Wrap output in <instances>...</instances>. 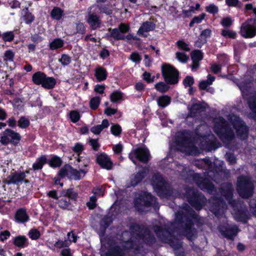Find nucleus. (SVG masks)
I'll return each instance as SVG.
<instances>
[{
  "instance_id": "nucleus-17",
  "label": "nucleus",
  "mask_w": 256,
  "mask_h": 256,
  "mask_svg": "<svg viewBox=\"0 0 256 256\" xmlns=\"http://www.w3.org/2000/svg\"><path fill=\"white\" fill-rule=\"evenodd\" d=\"M194 164L200 168H204L208 170V175L210 177H212L210 172L212 171V164L209 158L196 160L194 162Z\"/></svg>"
},
{
  "instance_id": "nucleus-14",
  "label": "nucleus",
  "mask_w": 256,
  "mask_h": 256,
  "mask_svg": "<svg viewBox=\"0 0 256 256\" xmlns=\"http://www.w3.org/2000/svg\"><path fill=\"white\" fill-rule=\"evenodd\" d=\"M194 180L202 190H206L210 194H214L216 192V188L209 179L204 178L198 174H196L194 176Z\"/></svg>"
},
{
  "instance_id": "nucleus-6",
  "label": "nucleus",
  "mask_w": 256,
  "mask_h": 256,
  "mask_svg": "<svg viewBox=\"0 0 256 256\" xmlns=\"http://www.w3.org/2000/svg\"><path fill=\"white\" fill-rule=\"evenodd\" d=\"M134 206L140 212H144L146 206H152L154 209L158 208L156 198L145 192H142L139 194L138 197L134 200Z\"/></svg>"
},
{
  "instance_id": "nucleus-22",
  "label": "nucleus",
  "mask_w": 256,
  "mask_h": 256,
  "mask_svg": "<svg viewBox=\"0 0 256 256\" xmlns=\"http://www.w3.org/2000/svg\"><path fill=\"white\" fill-rule=\"evenodd\" d=\"M152 184L154 186L162 190L165 185V181L160 173L156 172L154 173L152 176Z\"/></svg>"
},
{
  "instance_id": "nucleus-32",
  "label": "nucleus",
  "mask_w": 256,
  "mask_h": 256,
  "mask_svg": "<svg viewBox=\"0 0 256 256\" xmlns=\"http://www.w3.org/2000/svg\"><path fill=\"white\" fill-rule=\"evenodd\" d=\"M46 75L42 72H38L34 73L32 76V80L36 84H42Z\"/></svg>"
},
{
  "instance_id": "nucleus-9",
  "label": "nucleus",
  "mask_w": 256,
  "mask_h": 256,
  "mask_svg": "<svg viewBox=\"0 0 256 256\" xmlns=\"http://www.w3.org/2000/svg\"><path fill=\"white\" fill-rule=\"evenodd\" d=\"M162 76L168 84H174L178 81V72L170 64H164L162 66Z\"/></svg>"
},
{
  "instance_id": "nucleus-50",
  "label": "nucleus",
  "mask_w": 256,
  "mask_h": 256,
  "mask_svg": "<svg viewBox=\"0 0 256 256\" xmlns=\"http://www.w3.org/2000/svg\"><path fill=\"white\" fill-rule=\"evenodd\" d=\"M71 244V240H58L54 244V246L57 248H62L63 247H68Z\"/></svg>"
},
{
  "instance_id": "nucleus-57",
  "label": "nucleus",
  "mask_w": 256,
  "mask_h": 256,
  "mask_svg": "<svg viewBox=\"0 0 256 256\" xmlns=\"http://www.w3.org/2000/svg\"><path fill=\"white\" fill-rule=\"evenodd\" d=\"M29 124V120L25 117H22L18 121V126L21 128H26Z\"/></svg>"
},
{
  "instance_id": "nucleus-21",
  "label": "nucleus",
  "mask_w": 256,
  "mask_h": 256,
  "mask_svg": "<svg viewBox=\"0 0 256 256\" xmlns=\"http://www.w3.org/2000/svg\"><path fill=\"white\" fill-rule=\"evenodd\" d=\"M96 162L102 168L109 170L112 168V162L105 154H101L98 156L96 158Z\"/></svg>"
},
{
  "instance_id": "nucleus-56",
  "label": "nucleus",
  "mask_w": 256,
  "mask_h": 256,
  "mask_svg": "<svg viewBox=\"0 0 256 256\" xmlns=\"http://www.w3.org/2000/svg\"><path fill=\"white\" fill-rule=\"evenodd\" d=\"M59 62H60L63 66H67L70 63L71 58L68 55L63 54L61 58L59 60Z\"/></svg>"
},
{
  "instance_id": "nucleus-30",
  "label": "nucleus",
  "mask_w": 256,
  "mask_h": 256,
  "mask_svg": "<svg viewBox=\"0 0 256 256\" xmlns=\"http://www.w3.org/2000/svg\"><path fill=\"white\" fill-rule=\"evenodd\" d=\"M108 121L104 119L102 120V124L92 127L90 128V131L95 134H98L103 129L108 127Z\"/></svg>"
},
{
  "instance_id": "nucleus-54",
  "label": "nucleus",
  "mask_w": 256,
  "mask_h": 256,
  "mask_svg": "<svg viewBox=\"0 0 256 256\" xmlns=\"http://www.w3.org/2000/svg\"><path fill=\"white\" fill-rule=\"evenodd\" d=\"M129 58L135 63H139L142 60L140 56L137 52H132L130 55Z\"/></svg>"
},
{
  "instance_id": "nucleus-43",
  "label": "nucleus",
  "mask_w": 256,
  "mask_h": 256,
  "mask_svg": "<svg viewBox=\"0 0 256 256\" xmlns=\"http://www.w3.org/2000/svg\"><path fill=\"white\" fill-rule=\"evenodd\" d=\"M14 54L10 50H6L4 55V62L8 65V62H12L14 60Z\"/></svg>"
},
{
  "instance_id": "nucleus-8",
  "label": "nucleus",
  "mask_w": 256,
  "mask_h": 256,
  "mask_svg": "<svg viewBox=\"0 0 256 256\" xmlns=\"http://www.w3.org/2000/svg\"><path fill=\"white\" fill-rule=\"evenodd\" d=\"M228 118L232 122L238 137L241 140H246L248 137V128L244 122L240 117L234 114H229Z\"/></svg>"
},
{
  "instance_id": "nucleus-5",
  "label": "nucleus",
  "mask_w": 256,
  "mask_h": 256,
  "mask_svg": "<svg viewBox=\"0 0 256 256\" xmlns=\"http://www.w3.org/2000/svg\"><path fill=\"white\" fill-rule=\"evenodd\" d=\"M254 183L249 176L242 175L237 178L236 190L242 198L252 196L254 190Z\"/></svg>"
},
{
  "instance_id": "nucleus-46",
  "label": "nucleus",
  "mask_w": 256,
  "mask_h": 256,
  "mask_svg": "<svg viewBox=\"0 0 256 256\" xmlns=\"http://www.w3.org/2000/svg\"><path fill=\"white\" fill-rule=\"evenodd\" d=\"M222 35L225 38H234L236 36V34L233 30L228 29H224L222 30Z\"/></svg>"
},
{
  "instance_id": "nucleus-3",
  "label": "nucleus",
  "mask_w": 256,
  "mask_h": 256,
  "mask_svg": "<svg viewBox=\"0 0 256 256\" xmlns=\"http://www.w3.org/2000/svg\"><path fill=\"white\" fill-rule=\"evenodd\" d=\"M131 238L128 240H122L124 244L122 246L124 250H132L135 252L140 250V243L144 242L148 244H153L156 238L146 228H141L136 224H133L130 227Z\"/></svg>"
},
{
  "instance_id": "nucleus-27",
  "label": "nucleus",
  "mask_w": 256,
  "mask_h": 256,
  "mask_svg": "<svg viewBox=\"0 0 256 256\" xmlns=\"http://www.w3.org/2000/svg\"><path fill=\"white\" fill-rule=\"evenodd\" d=\"M95 76L98 82L104 81L106 80L108 73L105 68L98 66L95 70Z\"/></svg>"
},
{
  "instance_id": "nucleus-44",
  "label": "nucleus",
  "mask_w": 256,
  "mask_h": 256,
  "mask_svg": "<svg viewBox=\"0 0 256 256\" xmlns=\"http://www.w3.org/2000/svg\"><path fill=\"white\" fill-rule=\"evenodd\" d=\"M164 82H160L156 84L155 88L160 92H166L170 88V86Z\"/></svg>"
},
{
  "instance_id": "nucleus-34",
  "label": "nucleus",
  "mask_w": 256,
  "mask_h": 256,
  "mask_svg": "<svg viewBox=\"0 0 256 256\" xmlns=\"http://www.w3.org/2000/svg\"><path fill=\"white\" fill-rule=\"evenodd\" d=\"M170 98L166 95L160 96L157 100L158 106L162 108L168 106L170 104Z\"/></svg>"
},
{
  "instance_id": "nucleus-61",
  "label": "nucleus",
  "mask_w": 256,
  "mask_h": 256,
  "mask_svg": "<svg viewBox=\"0 0 256 256\" xmlns=\"http://www.w3.org/2000/svg\"><path fill=\"white\" fill-rule=\"evenodd\" d=\"M72 150L79 155L84 150V146L82 144L78 142L72 147Z\"/></svg>"
},
{
  "instance_id": "nucleus-40",
  "label": "nucleus",
  "mask_w": 256,
  "mask_h": 256,
  "mask_svg": "<svg viewBox=\"0 0 256 256\" xmlns=\"http://www.w3.org/2000/svg\"><path fill=\"white\" fill-rule=\"evenodd\" d=\"M64 12L58 7H54L52 10L50 15L52 18L56 20H60L62 15Z\"/></svg>"
},
{
  "instance_id": "nucleus-51",
  "label": "nucleus",
  "mask_w": 256,
  "mask_h": 256,
  "mask_svg": "<svg viewBox=\"0 0 256 256\" xmlns=\"http://www.w3.org/2000/svg\"><path fill=\"white\" fill-rule=\"evenodd\" d=\"M206 16V14L202 13L199 15L198 16H194L192 20L190 23V26H192L194 24H199L200 23L202 20L204 19Z\"/></svg>"
},
{
  "instance_id": "nucleus-28",
  "label": "nucleus",
  "mask_w": 256,
  "mask_h": 256,
  "mask_svg": "<svg viewBox=\"0 0 256 256\" xmlns=\"http://www.w3.org/2000/svg\"><path fill=\"white\" fill-rule=\"evenodd\" d=\"M14 244L18 248H24L28 245V239L24 236H18L14 239Z\"/></svg>"
},
{
  "instance_id": "nucleus-53",
  "label": "nucleus",
  "mask_w": 256,
  "mask_h": 256,
  "mask_svg": "<svg viewBox=\"0 0 256 256\" xmlns=\"http://www.w3.org/2000/svg\"><path fill=\"white\" fill-rule=\"evenodd\" d=\"M206 10L210 14H214L218 12V8L215 4H212L206 7Z\"/></svg>"
},
{
  "instance_id": "nucleus-35",
  "label": "nucleus",
  "mask_w": 256,
  "mask_h": 256,
  "mask_svg": "<svg viewBox=\"0 0 256 256\" xmlns=\"http://www.w3.org/2000/svg\"><path fill=\"white\" fill-rule=\"evenodd\" d=\"M46 162V158L44 156L38 158L33 164L32 168L34 170H39L42 168L43 165Z\"/></svg>"
},
{
  "instance_id": "nucleus-25",
  "label": "nucleus",
  "mask_w": 256,
  "mask_h": 256,
  "mask_svg": "<svg viewBox=\"0 0 256 256\" xmlns=\"http://www.w3.org/2000/svg\"><path fill=\"white\" fill-rule=\"evenodd\" d=\"M248 104L252 112L249 114L250 118L256 120V94L248 100Z\"/></svg>"
},
{
  "instance_id": "nucleus-42",
  "label": "nucleus",
  "mask_w": 256,
  "mask_h": 256,
  "mask_svg": "<svg viewBox=\"0 0 256 256\" xmlns=\"http://www.w3.org/2000/svg\"><path fill=\"white\" fill-rule=\"evenodd\" d=\"M122 96L123 94L121 92L116 90L110 94V99L112 102L116 103L122 100Z\"/></svg>"
},
{
  "instance_id": "nucleus-23",
  "label": "nucleus",
  "mask_w": 256,
  "mask_h": 256,
  "mask_svg": "<svg viewBox=\"0 0 256 256\" xmlns=\"http://www.w3.org/2000/svg\"><path fill=\"white\" fill-rule=\"evenodd\" d=\"M190 116L193 117L198 116L204 110V107L200 103L193 104L190 107H188Z\"/></svg>"
},
{
  "instance_id": "nucleus-36",
  "label": "nucleus",
  "mask_w": 256,
  "mask_h": 256,
  "mask_svg": "<svg viewBox=\"0 0 256 256\" xmlns=\"http://www.w3.org/2000/svg\"><path fill=\"white\" fill-rule=\"evenodd\" d=\"M56 81L54 78L46 76L42 86L48 89L52 88L56 85Z\"/></svg>"
},
{
  "instance_id": "nucleus-47",
  "label": "nucleus",
  "mask_w": 256,
  "mask_h": 256,
  "mask_svg": "<svg viewBox=\"0 0 256 256\" xmlns=\"http://www.w3.org/2000/svg\"><path fill=\"white\" fill-rule=\"evenodd\" d=\"M50 166L52 167H58L62 164V160L58 156H54L48 162Z\"/></svg>"
},
{
  "instance_id": "nucleus-16",
  "label": "nucleus",
  "mask_w": 256,
  "mask_h": 256,
  "mask_svg": "<svg viewBox=\"0 0 256 256\" xmlns=\"http://www.w3.org/2000/svg\"><path fill=\"white\" fill-rule=\"evenodd\" d=\"M156 24L151 21L144 22L137 32V34L144 37H146L149 32L154 30Z\"/></svg>"
},
{
  "instance_id": "nucleus-10",
  "label": "nucleus",
  "mask_w": 256,
  "mask_h": 256,
  "mask_svg": "<svg viewBox=\"0 0 256 256\" xmlns=\"http://www.w3.org/2000/svg\"><path fill=\"white\" fill-rule=\"evenodd\" d=\"M211 204L210 209L213 214L217 217L222 216L227 209V206L221 198L215 196L210 200Z\"/></svg>"
},
{
  "instance_id": "nucleus-55",
  "label": "nucleus",
  "mask_w": 256,
  "mask_h": 256,
  "mask_svg": "<svg viewBox=\"0 0 256 256\" xmlns=\"http://www.w3.org/2000/svg\"><path fill=\"white\" fill-rule=\"evenodd\" d=\"M211 30L209 29H206L202 30L200 35V39H201L203 43L206 42V39L208 37L210 36Z\"/></svg>"
},
{
  "instance_id": "nucleus-26",
  "label": "nucleus",
  "mask_w": 256,
  "mask_h": 256,
  "mask_svg": "<svg viewBox=\"0 0 256 256\" xmlns=\"http://www.w3.org/2000/svg\"><path fill=\"white\" fill-rule=\"evenodd\" d=\"M15 218L18 222H24L28 220V216L26 213L25 210L20 208L16 211L15 214Z\"/></svg>"
},
{
  "instance_id": "nucleus-33",
  "label": "nucleus",
  "mask_w": 256,
  "mask_h": 256,
  "mask_svg": "<svg viewBox=\"0 0 256 256\" xmlns=\"http://www.w3.org/2000/svg\"><path fill=\"white\" fill-rule=\"evenodd\" d=\"M60 196H66L70 199L76 200L78 197V193L74 191L73 188L64 190L60 193Z\"/></svg>"
},
{
  "instance_id": "nucleus-7",
  "label": "nucleus",
  "mask_w": 256,
  "mask_h": 256,
  "mask_svg": "<svg viewBox=\"0 0 256 256\" xmlns=\"http://www.w3.org/2000/svg\"><path fill=\"white\" fill-rule=\"evenodd\" d=\"M186 196L191 206L196 210H200L206 202L204 196L202 193L198 192L194 188H186Z\"/></svg>"
},
{
  "instance_id": "nucleus-58",
  "label": "nucleus",
  "mask_w": 256,
  "mask_h": 256,
  "mask_svg": "<svg viewBox=\"0 0 256 256\" xmlns=\"http://www.w3.org/2000/svg\"><path fill=\"white\" fill-rule=\"evenodd\" d=\"M176 58L182 62H186L188 58V56L184 52H177L176 53Z\"/></svg>"
},
{
  "instance_id": "nucleus-37",
  "label": "nucleus",
  "mask_w": 256,
  "mask_h": 256,
  "mask_svg": "<svg viewBox=\"0 0 256 256\" xmlns=\"http://www.w3.org/2000/svg\"><path fill=\"white\" fill-rule=\"evenodd\" d=\"M64 45V40L61 38H56L54 39L50 44V48L52 50H56L62 48Z\"/></svg>"
},
{
  "instance_id": "nucleus-19",
  "label": "nucleus",
  "mask_w": 256,
  "mask_h": 256,
  "mask_svg": "<svg viewBox=\"0 0 256 256\" xmlns=\"http://www.w3.org/2000/svg\"><path fill=\"white\" fill-rule=\"evenodd\" d=\"M26 177L24 172H14L11 173L6 180V183L10 184H16L23 181Z\"/></svg>"
},
{
  "instance_id": "nucleus-29",
  "label": "nucleus",
  "mask_w": 256,
  "mask_h": 256,
  "mask_svg": "<svg viewBox=\"0 0 256 256\" xmlns=\"http://www.w3.org/2000/svg\"><path fill=\"white\" fill-rule=\"evenodd\" d=\"M248 211L246 206L242 208L241 210H238L234 213V218L238 221L246 222L248 218Z\"/></svg>"
},
{
  "instance_id": "nucleus-18",
  "label": "nucleus",
  "mask_w": 256,
  "mask_h": 256,
  "mask_svg": "<svg viewBox=\"0 0 256 256\" xmlns=\"http://www.w3.org/2000/svg\"><path fill=\"white\" fill-rule=\"evenodd\" d=\"M146 170L142 169L136 174H134L130 177V182L128 184L127 186H134L142 182V179L146 176Z\"/></svg>"
},
{
  "instance_id": "nucleus-4",
  "label": "nucleus",
  "mask_w": 256,
  "mask_h": 256,
  "mask_svg": "<svg viewBox=\"0 0 256 256\" xmlns=\"http://www.w3.org/2000/svg\"><path fill=\"white\" fill-rule=\"evenodd\" d=\"M214 130L222 141L228 148L234 138L233 130L230 127L226 121L222 117L219 116L214 119Z\"/></svg>"
},
{
  "instance_id": "nucleus-12",
  "label": "nucleus",
  "mask_w": 256,
  "mask_h": 256,
  "mask_svg": "<svg viewBox=\"0 0 256 256\" xmlns=\"http://www.w3.org/2000/svg\"><path fill=\"white\" fill-rule=\"evenodd\" d=\"M132 154L140 162L144 164H146L150 160V157L148 150L145 146L137 148L130 154V158L132 160L134 164H136V162L133 160Z\"/></svg>"
},
{
  "instance_id": "nucleus-20",
  "label": "nucleus",
  "mask_w": 256,
  "mask_h": 256,
  "mask_svg": "<svg viewBox=\"0 0 256 256\" xmlns=\"http://www.w3.org/2000/svg\"><path fill=\"white\" fill-rule=\"evenodd\" d=\"M87 22L91 29L94 30L100 27L101 20L100 16L96 13L89 12L87 18Z\"/></svg>"
},
{
  "instance_id": "nucleus-31",
  "label": "nucleus",
  "mask_w": 256,
  "mask_h": 256,
  "mask_svg": "<svg viewBox=\"0 0 256 256\" xmlns=\"http://www.w3.org/2000/svg\"><path fill=\"white\" fill-rule=\"evenodd\" d=\"M22 14L24 21L26 24H30L34 20V16L28 12L27 8L22 10Z\"/></svg>"
},
{
  "instance_id": "nucleus-13",
  "label": "nucleus",
  "mask_w": 256,
  "mask_h": 256,
  "mask_svg": "<svg viewBox=\"0 0 256 256\" xmlns=\"http://www.w3.org/2000/svg\"><path fill=\"white\" fill-rule=\"evenodd\" d=\"M233 190L232 184L228 182L222 184L220 192L234 208V210H236L238 207V203L236 200H232Z\"/></svg>"
},
{
  "instance_id": "nucleus-64",
  "label": "nucleus",
  "mask_w": 256,
  "mask_h": 256,
  "mask_svg": "<svg viewBox=\"0 0 256 256\" xmlns=\"http://www.w3.org/2000/svg\"><path fill=\"white\" fill-rule=\"evenodd\" d=\"M225 158L231 164H234L236 162V158L232 153H226L225 154Z\"/></svg>"
},
{
  "instance_id": "nucleus-39",
  "label": "nucleus",
  "mask_w": 256,
  "mask_h": 256,
  "mask_svg": "<svg viewBox=\"0 0 256 256\" xmlns=\"http://www.w3.org/2000/svg\"><path fill=\"white\" fill-rule=\"evenodd\" d=\"M109 30L111 31L110 36L116 40H124L126 39V36L122 34L118 28L111 29L110 28Z\"/></svg>"
},
{
  "instance_id": "nucleus-49",
  "label": "nucleus",
  "mask_w": 256,
  "mask_h": 256,
  "mask_svg": "<svg viewBox=\"0 0 256 256\" xmlns=\"http://www.w3.org/2000/svg\"><path fill=\"white\" fill-rule=\"evenodd\" d=\"M100 98L99 96L93 98L90 100V107L92 110H96L99 106Z\"/></svg>"
},
{
  "instance_id": "nucleus-60",
  "label": "nucleus",
  "mask_w": 256,
  "mask_h": 256,
  "mask_svg": "<svg viewBox=\"0 0 256 256\" xmlns=\"http://www.w3.org/2000/svg\"><path fill=\"white\" fill-rule=\"evenodd\" d=\"M194 83V79L191 76H186L183 80V84L185 87H190Z\"/></svg>"
},
{
  "instance_id": "nucleus-63",
  "label": "nucleus",
  "mask_w": 256,
  "mask_h": 256,
  "mask_svg": "<svg viewBox=\"0 0 256 256\" xmlns=\"http://www.w3.org/2000/svg\"><path fill=\"white\" fill-rule=\"evenodd\" d=\"M110 130L114 136H118L122 132L121 127L118 124L112 126L110 128Z\"/></svg>"
},
{
  "instance_id": "nucleus-62",
  "label": "nucleus",
  "mask_w": 256,
  "mask_h": 256,
  "mask_svg": "<svg viewBox=\"0 0 256 256\" xmlns=\"http://www.w3.org/2000/svg\"><path fill=\"white\" fill-rule=\"evenodd\" d=\"M2 37L4 41L10 42L14 39V35L12 32H9L4 33Z\"/></svg>"
},
{
  "instance_id": "nucleus-45",
  "label": "nucleus",
  "mask_w": 256,
  "mask_h": 256,
  "mask_svg": "<svg viewBox=\"0 0 256 256\" xmlns=\"http://www.w3.org/2000/svg\"><path fill=\"white\" fill-rule=\"evenodd\" d=\"M70 170V166L69 164L64 165L59 171L58 174L61 178L65 176L68 177Z\"/></svg>"
},
{
  "instance_id": "nucleus-24",
  "label": "nucleus",
  "mask_w": 256,
  "mask_h": 256,
  "mask_svg": "<svg viewBox=\"0 0 256 256\" xmlns=\"http://www.w3.org/2000/svg\"><path fill=\"white\" fill-rule=\"evenodd\" d=\"M101 256H124V252L120 246H117L110 248L105 254H102Z\"/></svg>"
},
{
  "instance_id": "nucleus-48",
  "label": "nucleus",
  "mask_w": 256,
  "mask_h": 256,
  "mask_svg": "<svg viewBox=\"0 0 256 256\" xmlns=\"http://www.w3.org/2000/svg\"><path fill=\"white\" fill-rule=\"evenodd\" d=\"M192 60L200 61L202 59V52L199 50H195L191 54Z\"/></svg>"
},
{
  "instance_id": "nucleus-41",
  "label": "nucleus",
  "mask_w": 256,
  "mask_h": 256,
  "mask_svg": "<svg viewBox=\"0 0 256 256\" xmlns=\"http://www.w3.org/2000/svg\"><path fill=\"white\" fill-rule=\"evenodd\" d=\"M68 174L69 175L68 178H69L74 179V180H80L82 178L81 176H80V172H78L77 170L71 166L70 170Z\"/></svg>"
},
{
  "instance_id": "nucleus-11",
  "label": "nucleus",
  "mask_w": 256,
  "mask_h": 256,
  "mask_svg": "<svg viewBox=\"0 0 256 256\" xmlns=\"http://www.w3.org/2000/svg\"><path fill=\"white\" fill-rule=\"evenodd\" d=\"M21 139L20 134L14 130L7 128L0 137V142L3 145H7L12 143L14 145H17Z\"/></svg>"
},
{
  "instance_id": "nucleus-15",
  "label": "nucleus",
  "mask_w": 256,
  "mask_h": 256,
  "mask_svg": "<svg viewBox=\"0 0 256 256\" xmlns=\"http://www.w3.org/2000/svg\"><path fill=\"white\" fill-rule=\"evenodd\" d=\"M218 230L222 236L230 240L233 239L240 230L236 225L228 224L219 226Z\"/></svg>"
},
{
  "instance_id": "nucleus-1",
  "label": "nucleus",
  "mask_w": 256,
  "mask_h": 256,
  "mask_svg": "<svg viewBox=\"0 0 256 256\" xmlns=\"http://www.w3.org/2000/svg\"><path fill=\"white\" fill-rule=\"evenodd\" d=\"M196 218L194 211L187 204L176 214L174 222H164V225H155L153 230L158 238L162 242L168 243L174 250L182 247L180 240L176 238L174 234L179 233L192 240L196 235V230L192 227V220Z\"/></svg>"
},
{
  "instance_id": "nucleus-2",
  "label": "nucleus",
  "mask_w": 256,
  "mask_h": 256,
  "mask_svg": "<svg viewBox=\"0 0 256 256\" xmlns=\"http://www.w3.org/2000/svg\"><path fill=\"white\" fill-rule=\"evenodd\" d=\"M176 143L178 150L188 154L196 155L198 153V149L194 144L200 146L202 149L208 150L216 149V138L212 134L200 136L198 135L192 140L190 134L188 131L180 132L176 134Z\"/></svg>"
},
{
  "instance_id": "nucleus-52",
  "label": "nucleus",
  "mask_w": 256,
  "mask_h": 256,
  "mask_svg": "<svg viewBox=\"0 0 256 256\" xmlns=\"http://www.w3.org/2000/svg\"><path fill=\"white\" fill-rule=\"evenodd\" d=\"M70 118L72 122H76L80 118V114L77 111L72 110L70 113Z\"/></svg>"
},
{
  "instance_id": "nucleus-59",
  "label": "nucleus",
  "mask_w": 256,
  "mask_h": 256,
  "mask_svg": "<svg viewBox=\"0 0 256 256\" xmlns=\"http://www.w3.org/2000/svg\"><path fill=\"white\" fill-rule=\"evenodd\" d=\"M28 236L32 240H36L40 236V233L36 229H32L28 232Z\"/></svg>"
},
{
  "instance_id": "nucleus-38",
  "label": "nucleus",
  "mask_w": 256,
  "mask_h": 256,
  "mask_svg": "<svg viewBox=\"0 0 256 256\" xmlns=\"http://www.w3.org/2000/svg\"><path fill=\"white\" fill-rule=\"evenodd\" d=\"M238 88L242 92V95L246 96L252 86V84L250 82H242L238 85Z\"/></svg>"
}]
</instances>
